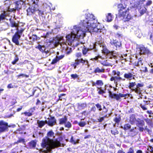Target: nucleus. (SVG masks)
Here are the masks:
<instances>
[{
	"label": "nucleus",
	"mask_w": 153,
	"mask_h": 153,
	"mask_svg": "<svg viewBox=\"0 0 153 153\" xmlns=\"http://www.w3.org/2000/svg\"><path fill=\"white\" fill-rule=\"evenodd\" d=\"M97 22L95 17L92 14L88 13L85 14V19L81 21L79 24L84 28L85 31L77 25L74 26L71 30V34L66 36V43L63 42L60 43L61 46L65 50L67 54H70L72 50L71 48H69L67 46V44L72 47L77 46L79 45L78 39L81 37H83L85 31L98 33L102 32V29L100 28L99 24Z\"/></svg>",
	"instance_id": "nucleus-1"
},
{
	"label": "nucleus",
	"mask_w": 153,
	"mask_h": 153,
	"mask_svg": "<svg viewBox=\"0 0 153 153\" xmlns=\"http://www.w3.org/2000/svg\"><path fill=\"white\" fill-rule=\"evenodd\" d=\"M54 138V133L52 130L48 132L47 136L44 137L42 140L41 146L44 149H42L41 151L44 153L50 152L52 149L59 146H62V144L57 139H53Z\"/></svg>",
	"instance_id": "nucleus-2"
},
{
	"label": "nucleus",
	"mask_w": 153,
	"mask_h": 153,
	"mask_svg": "<svg viewBox=\"0 0 153 153\" xmlns=\"http://www.w3.org/2000/svg\"><path fill=\"white\" fill-rule=\"evenodd\" d=\"M39 0H31L30 4H32L27 10L28 15H32L37 11H39V14H44L51 11V8L50 6L46 3L43 4V9L42 10H39L38 8L37 3Z\"/></svg>",
	"instance_id": "nucleus-3"
},
{
	"label": "nucleus",
	"mask_w": 153,
	"mask_h": 153,
	"mask_svg": "<svg viewBox=\"0 0 153 153\" xmlns=\"http://www.w3.org/2000/svg\"><path fill=\"white\" fill-rule=\"evenodd\" d=\"M99 47L101 48V49L103 53L105 54L108 53V51L105 44L103 43H100L99 42H96L93 44V48L91 49V50L94 52H96L97 51Z\"/></svg>",
	"instance_id": "nucleus-4"
},
{
	"label": "nucleus",
	"mask_w": 153,
	"mask_h": 153,
	"mask_svg": "<svg viewBox=\"0 0 153 153\" xmlns=\"http://www.w3.org/2000/svg\"><path fill=\"white\" fill-rule=\"evenodd\" d=\"M126 6L124 4H119L118 5V9L119 11L118 14L119 16H123L124 14H126L127 11L126 9Z\"/></svg>",
	"instance_id": "nucleus-5"
},
{
	"label": "nucleus",
	"mask_w": 153,
	"mask_h": 153,
	"mask_svg": "<svg viewBox=\"0 0 153 153\" xmlns=\"http://www.w3.org/2000/svg\"><path fill=\"white\" fill-rule=\"evenodd\" d=\"M110 43L115 48H114L116 50H119L121 47L122 44L121 42L118 41L116 40H111Z\"/></svg>",
	"instance_id": "nucleus-6"
},
{
	"label": "nucleus",
	"mask_w": 153,
	"mask_h": 153,
	"mask_svg": "<svg viewBox=\"0 0 153 153\" xmlns=\"http://www.w3.org/2000/svg\"><path fill=\"white\" fill-rule=\"evenodd\" d=\"M48 120H45L46 124L51 126L54 125L56 123V120L54 117H50L48 119Z\"/></svg>",
	"instance_id": "nucleus-7"
},
{
	"label": "nucleus",
	"mask_w": 153,
	"mask_h": 153,
	"mask_svg": "<svg viewBox=\"0 0 153 153\" xmlns=\"http://www.w3.org/2000/svg\"><path fill=\"white\" fill-rule=\"evenodd\" d=\"M24 30V29L23 26L20 27L19 26L16 29H12L11 32L12 33H14V30L15 31V33H17L21 36L22 32Z\"/></svg>",
	"instance_id": "nucleus-8"
},
{
	"label": "nucleus",
	"mask_w": 153,
	"mask_h": 153,
	"mask_svg": "<svg viewBox=\"0 0 153 153\" xmlns=\"http://www.w3.org/2000/svg\"><path fill=\"white\" fill-rule=\"evenodd\" d=\"M144 1V0H132L131 1H130L131 4H134V7H139L141 6L143 2Z\"/></svg>",
	"instance_id": "nucleus-9"
},
{
	"label": "nucleus",
	"mask_w": 153,
	"mask_h": 153,
	"mask_svg": "<svg viewBox=\"0 0 153 153\" xmlns=\"http://www.w3.org/2000/svg\"><path fill=\"white\" fill-rule=\"evenodd\" d=\"M102 58V57L101 56H99V57L98 56L95 57V58H94L93 59L95 60H98V61L101 63V64L103 65L104 66H111V64L108 62H107V60H98V58Z\"/></svg>",
	"instance_id": "nucleus-10"
},
{
	"label": "nucleus",
	"mask_w": 153,
	"mask_h": 153,
	"mask_svg": "<svg viewBox=\"0 0 153 153\" xmlns=\"http://www.w3.org/2000/svg\"><path fill=\"white\" fill-rule=\"evenodd\" d=\"M0 128L1 129L2 131L3 132L8 128V127H10L8 126V123L3 120L0 121Z\"/></svg>",
	"instance_id": "nucleus-11"
},
{
	"label": "nucleus",
	"mask_w": 153,
	"mask_h": 153,
	"mask_svg": "<svg viewBox=\"0 0 153 153\" xmlns=\"http://www.w3.org/2000/svg\"><path fill=\"white\" fill-rule=\"evenodd\" d=\"M20 36H19L17 33H15V34L13 36L12 41L15 43L16 45H20L19 40L21 37Z\"/></svg>",
	"instance_id": "nucleus-12"
},
{
	"label": "nucleus",
	"mask_w": 153,
	"mask_h": 153,
	"mask_svg": "<svg viewBox=\"0 0 153 153\" xmlns=\"http://www.w3.org/2000/svg\"><path fill=\"white\" fill-rule=\"evenodd\" d=\"M25 0H20L16 2L15 4V8L16 10H19L22 7V5L23 4Z\"/></svg>",
	"instance_id": "nucleus-13"
},
{
	"label": "nucleus",
	"mask_w": 153,
	"mask_h": 153,
	"mask_svg": "<svg viewBox=\"0 0 153 153\" xmlns=\"http://www.w3.org/2000/svg\"><path fill=\"white\" fill-rule=\"evenodd\" d=\"M140 51V54H146L148 53L149 51L147 48H145L143 45H141L139 48Z\"/></svg>",
	"instance_id": "nucleus-14"
},
{
	"label": "nucleus",
	"mask_w": 153,
	"mask_h": 153,
	"mask_svg": "<svg viewBox=\"0 0 153 153\" xmlns=\"http://www.w3.org/2000/svg\"><path fill=\"white\" fill-rule=\"evenodd\" d=\"M120 17H123V20L124 21H128L130 20L133 19V17L131 16V15L127 13L124 14L123 16H119Z\"/></svg>",
	"instance_id": "nucleus-15"
},
{
	"label": "nucleus",
	"mask_w": 153,
	"mask_h": 153,
	"mask_svg": "<svg viewBox=\"0 0 153 153\" xmlns=\"http://www.w3.org/2000/svg\"><path fill=\"white\" fill-rule=\"evenodd\" d=\"M138 131L136 128H133L131 129L128 133L129 135L131 137H134L137 135Z\"/></svg>",
	"instance_id": "nucleus-16"
},
{
	"label": "nucleus",
	"mask_w": 153,
	"mask_h": 153,
	"mask_svg": "<svg viewBox=\"0 0 153 153\" xmlns=\"http://www.w3.org/2000/svg\"><path fill=\"white\" fill-rule=\"evenodd\" d=\"M143 86V84L138 83L136 85V87L135 89H132V91H134L137 94H140L141 93L142 90L140 89V87Z\"/></svg>",
	"instance_id": "nucleus-17"
},
{
	"label": "nucleus",
	"mask_w": 153,
	"mask_h": 153,
	"mask_svg": "<svg viewBox=\"0 0 153 153\" xmlns=\"http://www.w3.org/2000/svg\"><path fill=\"white\" fill-rule=\"evenodd\" d=\"M64 57V55H63L59 56H56L55 58L53 60L51 63L52 64H53L56 63L60 60L63 59Z\"/></svg>",
	"instance_id": "nucleus-18"
},
{
	"label": "nucleus",
	"mask_w": 153,
	"mask_h": 153,
	"mask_svg": "<svg viewBox=\"0 0 153 153\" xmlns=\"http://www.w3.org/2000/svg\"><path fill=\"white\" fill-rule=\"evenodd\" d=\"M10 22V25L12 27H15L14 29L16 28L19 26L13 20H12L10 18L9 19Z\"/></svg>",
	"instance_id": "nucleus-19"
},
{
	"label": "nucleus",
	"mask_w": 153,
	"mask_h": 153,
	"mask_svg": "<svg viewBox=\"0 0 153 153\" xmlns=\"http://www.w3.org/2000/svg\"><path fill=\"white\" fill-rule=\"evenodd\" d=\"M136 121V119L135 117V115L132 114L130 116L129 122L131 124H134Z\"/></svg>",
	"instance_id": "nucleus-20"
},
{
	"label": "nucleus",
	"mask_w": 153,
	"mask_h": 153,
	"mask_svg": "<svg viewBox=\"0 0 153 153\" xmlns=\"http://www.w3.org/2000/svg\"><path fill=\"white\" fill-rule=\"evenodd\" d=\"M134 76L132 74L130 73H126L124 74V77L129 80H131L132 79H134V77L133 76Z\"/></svg>",
	"instance_id": "nucleus-21"
},
{
	"label": "nucleus",
	"mask_w": 153,
	"mask_h": 153,
	"mask_svg": "<svg viewBox=\"0 0 153 153\" xmlns=\"http://www.w3.org/2000/svg\"><path fill=\"white\" fill-rule=\"evenodd\" d=\"M68 118L67 117L65 116L64 117L61 118L59 120V124L60 125L65 124L67 121Z\"/></svg>",
	"instance_id": "nucleus-22"
},
{
	"label": "nucleus",
	"mask_w": 153,
	"mask_h": 153,
	"mask_svg": "<svg viewBox=\"0 0 153 153\" xmlns=\"http://www.w3.org/2000/svg\"><path fill=\"white\" fill-rule=\"evenodd\" d=\"M86 106V103H79L78 104L77 107L79 109L81 110L84 109Z\"/></svg>",
	"instance_id": "nucleus-23"
},
{
	"label": "nucleus",
	"mask_w": 153,
	"mask_h": 153,
	"mask_svg": "<svg viewBox=\"0 0 153 153\" xmlns=\"http://www.w3.org/2000/svg\"><path fill=\"white\" fill-rule=\"evenodd\" d=\"M37 123L38 124V127L40 128H42L46 124L45 120L44 121L43 120H38Z\"/></svg>",
	"instance_id": "nucleus-24"
},
{
	"label": "nucleus",
	"mask_w": 153,
	"mask_h": 153,
	"mask_svg": "<svg viewBox=\"0 0 153 153\" xmlns=\"http://www.w3.org/2000/svg\"><path fill=\"white\" fill-rule=\"evenodd\" d=\"M109 96L110 97L116 99L117 100H118V99L119 97L118 96V94H112V92L110 91H109Z\"/></svg>",
	"instance_id": "nucleus-25"
},
{
	"label": "nucleus",
	"mask_w": 153,
	"mask_h": 153,
	"mask_svg": "<svg viewBox=\"0 0 153 153\" xmlns=\"http://www.w3.org/2000/svg\"><path fill=\"white\" fill-rule=\"evenodd\" d=\"M143 60V58L142 57L139 58L138 59V61L137 62H135V65L137 66H139L140 65H142L143 64V63L142 62Z\"/></svg>",
	"instance_id": "nucleus-26"
},
{
	"label": "nucleus",
	"mask_w": 153,
	"mask_h": 153,
	"mask_svg": "<svg viewBox=\"0 0 153 153\" xmlns=\"http://www.w3.org/2000/svg\"><path fill=\"white\" fill-rule=\"evenodd\" d=\"M79 65V62L78 61L77 59L75 60L74 62H72L71 64V66L72 67H73L74 69H75L77 66Z\"/></svg>",
	"instance_id": "nucleus-27"
},
{
	"label": "nucleus",
	"mask_w": 153,
	"mask_h": 153,
	"mask_svg": "<svg viewBox=\"0 0 153 153\" xmlns=\"http://www.w3.org/2000/svg\"><path fill=\"white\" fill-rule=\"evenodd\" d=\"M121 128H123L125 131L131 128V126L129 124H125L123 126H121Z\"/></svg>",
	"instance_id": "nucleus-28"
},
{
	"label": "nucleus",
	"mask_w": 153,
	"mask_h": 153,
	"mask_svg": "<svg viewBox=\"0 0 153 153\" xmlns=\"http://www.w3.org/2000/svg\"><path fill=\"white\" fill-rule=\"evenodd\" d=\"M36 142L34 140H32L28 143V146L30 148H34L36 146Z\"/></svg>",
	"instance_id": "nucleus-29"
},
{
	"label": "nucleus",
	"mask_w": 153,
	"mask_h": 153,
	"mask_svg": "<svg viewBox=\"0 0 153 153\" xmlns=\"http://www.w3.org/2000/svg\"><path fill=\"white\" fill-rule=\"evenodd\" d=\"M107 21L108 22H111L112 20V19L113 18L112 15L111 13H108V14L107 16H106Z\"/></svg>",
	"instance_id": "nucleus-30"
},
{
	"label": "nucleus",
	"mask_w": 153,
	"mask_h": 153,
	"mask_svg": "<svg viewBox=\"0 0 153 153\" xmlns=\"http://www.w3.org/2000/svg\"><path fill=\"white\" fill-rule=\"evenodd\" d=\"M105 70L104 69H100L99 67H97L95 68L94 70V73H100L101 72H104Z\"/></svg>",
	"instance_id": "nucleus-31"
},
{
	"label": "nucleus",
	"mask_w": 153,
	"mask_h": 153,
	"mask_svg": "<svg viewBox=\"0 0 153 153\" xmlns=\"http://www.w3.org/2000/svg\"><path fill=\"white\" fill-rule=\"evenodd\" d=\"M78 62H79V64L80 63H82V64H84L85 65H88V62L86 60H84L82 59H77Z\"/></svg>",
	"instance_id": "nucleus-32"
},
{
	"label": "nucleus",
	"mask_w": 153,
	"mask_h": 153,
	"mask_svg": "<svg viewBox=\"0 0 153 153\" xmlns=\"http://www.w3.org/2000/svg\"><path fill=\"white\" fill-rule=\"evenodd\" d=\"M114 78L115 79V80H114V83L116 84H117L118 82L120 81L121 80H122L123 81H124L125 80L124 79H122V78L119 77V76H115Z\"/></svg>",
	"instance_id": "nucleus-33"
},
{
	"label": "nucleus",
	"mask_w": 153,
	"mask_h": 153,
	"mask_svg": "<svg viewBox=\"0 0 153 153\" xmlns=\"http://www.w3.org/2000/svg\"><path fill=\"white\" fill-rule=\"evenodd\" d=\"M25 139L22 138H19L17 141L14 143V144H18L19 143H22L25 144Z\"/></svg>",
	"instance_id": "nucleus-34"
},
{
	"label": "nucleus",
	"mask_w": 153,
	"mask_h": 153,
	"mask_svg": "<svg viewBox=\"0 0 153 153\" xmlns=\"http://www.w3.org/2000/svg\"><path fill=\"white\" fill-rule=\"evenodd\" d=\"M19 60V58L18 56L17 55H16L14 58V60L11 63L13 65H15Z\"/></svg>",
	"instance_id": "nucleus-35"
},
{
	"label": "nucleus",
	"mask_w": 153,
	"mask_h": 153,
	"mask_svg": "<svg viewBox=\"0 0 153 153\" xmlns=\"http://www.w3.org/2000/svg\"><path fill=\"white\" fill-rule=\"evenodd\" d=\"M140 30L138 29H137L136 30L134 31V33L138 37H140L141 36V34H140Z\"/></svg>",
	"instance_id": "nucleus-36"
},
{
	"label": "nucleus",
	"mask_w": 153,
	"mask_h": 153,
	"mask_svg": "<svg viewBox=\"0 0 153 153\" xmlns=\"http://www.w3.org/2000/svg\"><path fill=\"white\" fill-rule=\"evenodd\" d=\"M65 127L67 128H70L72 127V124L69 121H67L64 124Z\"/></svg>",
	"instance_id": "nucleus-37"
},
{
	"label": "nucleus",
	"mask_w": 153,
	"mask_h": 153,
	"mask_svg": "<svg viewBox=\"0 0 153 153\" xmlns=\"http://www.w3.org/2000/svg\"><path fill=\"white\" fill-rule=\"evenodd\" d=\"M146 10V9L144 7L140 8L139 10L140 13L142 15L145 13Z\"/></svg>",
	"instance_id": "nucleus-38"
},
{
	"label": "nucleus",
	"mask_w": 153,
	"mask_h": 153,
	"mask_svg": "<svg viewBox=\"0 0 153 153\" xmlns=\"http://www.w3.org/2000/svg\"><path fill=\"white\" fill-rule=\"evenodd\" d=\"M97 91L98 94H100L102 95L103 94H104L105 93V91L101 89V88H98Z\"/></svg>",
	"instance_id": "nucleus-39"
},
{
	"label": "nucleus",
	"mask_w": 153,
	"mask_h": 153,
	"mask_svg": "<svg viewBox=\"0 0 153 153\" xmlns=\"http://www.w3.org/2000/svg\"><path fill=\"white\" fill-rule=\"evenodd\" d=\"M138 127L139 126H143L145 125V122L143 120H140L138 122Z\"/></svg>",
	"instance_id": "nucleus-40"
},
{
	"label": "nucleus",
	"mask_w": 153,
	"mask_h": 153,
	"mask_svg": "<svg viewBox=\"0 0 153 153\" xmlns=\"http://www.w3.org/2000/svg\"><path fill=\"white\" fill-rule=\"evenodd\" d=\"M90 51V50L88 49L85 48H84L82 50V52L85 55L87 53H89V51Z\"/></svg>",
	"instance_id": "nucleus-41"
},
{
	"label": "nucleus",
	"mask_w": 153,
	"mask_h": 153,
	"mask_svg": "<svg viewBox=\"0 0 153 153\" xmlns=\"http://www.w3.org/2000/svg\"><path fill=\"white\" fill-rule=\"evenodd\" d=\"M97 85H98L102 86L103 85V83L102 81L101 80H97L96 81Z\"/></svg>",
	"instance_id": "nucleus-42"
},
{
	"label": "nucleus",
	"mask_w": 153,
	"mask_h": 153,
	"mask_svg": "<svg viewBox=\"0 0 153 153\" xmlns=\"http://www.w3.org/2000/svg\"><path fill=\"white\" fill-rule=\"evenodd\" d=\"M28 61L25 60L23 62H20L17 64V65L21 67H23L24 64H25Z\"/></svg>",
	"instance_id": "nucleus-43"
},
{
	"label": "nucleus",
	"mask_w": 153,
	"mask_h": 153,
	"mask_svg": "<svg viewBox=\"0 0 153 153\" xmlns=\"http://www.w3.org/2000/svg\"><path fill=\"white\" fill-rule=\"evenodd\" d=\"M127 95V94H122L121 93H119L118 94V96L119 97V99H118V100H120V97H126Z\"/></svg>",
	"instance_id": "nucleus-44"
},
{
	"label": "nucleus",
	"mask_w": 153,
	"mask_h": 153,
	"mask_svg": "<svg viewBox=\"0 0 153 153\" xmlns=\"http://www.w3.org/2000/svg\"><path fill=\"white\" fill-rule=\"evenodd\" d=\"M95 106L97 107V108L98 109V110L99 111H101L102 110V109L101 108L102 106L100 104L97 103L95 104Z\"/></svg>",
	"instance_id": "nucleus-45"
},
{
	"label": "nucleus",
	"mask_w": 153,
	"mask_h": 153,
	"mask_svg": "<svg viewBox=\"0 0 153 153\" xmlns=\"http://www.w3.org/2000/svg\"><path fill=\"white\" fill-rule=\"evenodd\" d=\"M22 114H24L25 115V116L28 117L32 115V114H31L29 111L28 112H25L23 113H22Z\"/></svg>",
	"instance_id": "nucleus-46"
},
{
	"label": "nucleus",
	"mask_w": 153,
	"mask_h": 153,
	"mask_svg": "<svg viewBox=\"0 0 153 153\" xmlns=\"http://www.w3.org/2000/svg\"><path fill=\"white\" fill-rule=\"evenodd\" d=\"M81 127L84 126L86 125V123L84 122H80L78 124Z\"/></svg>",
	"instance_id": "nucleus-47"
},
{
	"label": "nucleus",
	"mask_w": 153,
	"mask_h": 153,
	"mask_svg": "<svg viewBox=\"0 0 153 153\" xmlns=\"http://www.w3.org/2000/svg\"><path fill=\"white\" fill-rule=\"evenodd\" d=\"M148 23L150 26H151L152 28H153V18L149 20Z\"/></svg>",
	"instance_id": "nucleus-48"
},
{
	"label": "nucleus",
	"mask_w": 153,
	"mask_h": 153,
	"mask_svg": "<svg viewBox=\"0 0 153 153\" xmlns=\"http://www.w3.org/2000/svg\"><path fill=\"white\" fill-rule=\"evenodd\" d=\"M129 88L130 89H131L135 85H136V84L135 83V82L129 83Z\"/></svg>",
	"instance_id": "nucleus-49"
},
{
	"label": "nucleus",
	"mask_w": 153,
	"mask_h": 153,
	"mask_svg": "<svg viewBox=\"0 0 153 153\" xmlns=\"http://www.w3.org/2000/svg\"><path fill=\"white\" fill-rule=\"evenodd\" d=\"M71 76L72 78L74 79L78 78L79 77V76L76 74H72L71 75Z\"/></svg>",
	"instance_id": "nucleus-50"
},
{
	"label": "nucleus",
	"mask_w": 153,
	"mask_h": 153,
	"mask_svg": "<svg viewBox=\"0 0 153 153\" xmlns=\"http://www.w3.org/2000/svg\"><path fill=\"white\" fill-rule=\"evenodd\" d=\"M36 48H38L41 51L43 52L44 51V49H43V47L41 45H38Z\"/></svg>",
	"instance_id": "nucleus-51"
},
{
	"label": "nucleus",
	"mask_w": 153,
	"mask_h": 153,
	"mask_svg": "<svg viewBox=\"0 0 153 153\" xmlns=\"http://www.w3.org/2000/svg\"><path fill=\"white\" fill-rule=\"evenodd\" d=\"M111 132L112 134H113L114 135H116V134H118L119 133L118 131L116 130H111Z\"/></svg>",
	"instance_id": "nucleus-52"
},
{
	"label": "nucleus",
	"mask_w": 153,
	"mask_h": 153,
	"mask_svg": "<svg viewBox=\"0 0 153 153\" xmlns=\"http://www.w3.org/2000/svg\"><path fill=\"white\" fill-rule=\"evenodd\" d=\"M115 36L116 38L119 39H120V38H122V34L119 33H116Z\"/></svg>",
	"instance_id": "nucleus-53"
},
{
	"label": "nucleus",
	"mask_w": 153,
	"mask_h": 153,
	"mask_svg": "<svg viewBox=\"0 0 153 153\" xmlns=\"http://www.w3.org/2000/svg\"><path fill=\"white\" fill-rule=\"evenodd\" d=\"M148 150L151 153H153V147L152 146H149L148 148Z\"/></svg>",
	"instance_id": "nucleus-54"
},
{
	"label": "nucleus",
	"mask_w": 153,
	"mask_h": 153,
	"mask_svg": "<svg viewBox=\"0 0 153 153\" xmlns=\"http://www.w3.org/2000/svg\"><path fill=\"white\" fill-rule=\"evenodd\" d=\"M106 117V116H105L104 117L100 118L99 119H97V120H98V122H102V121H103L104 120V119Z\"/></svg>",
	"instance_id": "nucleus-55"
},
{
	"label": "nucleus",
	"mask_w": 153,
	"mask_h": 153,
	"mask_svg": "<svg viewBox=\"0 0 153 153\" xmlns=\"http://www.w3.org/2000/svg\"><path fill=\"white\" fill-rule=\"evenodd\" d=\"M134 151L133 148L132 147L130 148L127 153H134Z\"/></svg>",
	"instance_id": "nucleus-56"
},
{
	"label": "nucleus",
	"mask_w": 153,
	"mask_h": 153,
	"mask_svg": "<svg viewBox=\"0 0 153 153\" xmlns=\"http://www.w3.org/2000/svg\"><path fill=\"white\" fill-rule=\"evenodd\" d=\"M70 142L72 144L75 145V141L73 139V137L72 136L70 140Z\"/></svg>",
	"instance_id": "nucleus-57"
},
{
	"label": "nucleus",
	"mask_w": 153,
	"mask_h": 153,
	"mask_svg": "<svg viewBox=\"0 0 153 153\" xmlns=\"http://www.w3.org/2000/svg\"><path fill=\"white\" fill-rule=\"evenodd\" d=\"M14 85L12 83H10L8 84L7 86V88H14Z\"/></svg>",
	"instance_id": "nucleus-58"
},
{
	"label": "nucleus",
	"mask_w": 153,
	"mask_h": 153,
	"mask_svg": "<svg viewBox=\"0 0 153 153\" xmlns=\"http://www.w3.org/2000/svg\"><path fill=\"white\" fill-rule=\"evenodd\" d=\"M22 76V77L25 76L26 77L28 78L29 77V75H27L25 74H20L18 76V77H19L20 76Z\"/></svg>",
	"instance_id": "nucleus-59"
},
{
	"label": "nucleus",
	"mask_w": 153,
	"mask_h": 153,
	"mask_svg": "<svg viewBox=\"0 0 153 153\" xmlns=\"http://www.w3.org/2000/svg\"><path fill=\"white\" fill-rule=\"evenodd\" d=\"M143 126H139L138 127L139 130L141 131L142 132L144 130V128L143 127Z\"/></svg>",
	"instance_id": "nucleus-60"
},
{
	"label": "nucleus",
	"mask_w": 153,
	"mask_h": 153,
	"mask_svg": "<svg viewBox=\"0 0 153 153\" xmlns=\"http://www.w3.org/2000/svg\"><path fill=\"white\" fill-rule=\"evenodd\" d=\"M96 110V108L95 106H93L91 109V111L95 112Z\"/></svg>",
	"instance_id": "nucleus-61"
},
{
	"label": "nucleus",
	"mask_w": 153,
	"mask_h": 153,
	"mask_svg": "<svg viewBox=\"0 0 153 153\" xmlns=\"http://www.w3.org/2000/svg\"><path fill=\"white\" fill-rule=\"evenodd\" d=\"M152 3V1H148L147 2L146 4L147 6L150 5Z\"/></svg>",
	"instance_id": "nucleus-62"
},
{
	"label": "nucleus",
	"mask_w": 153,
	"mask_h": 153,
	"mask_svg": "<svg viewBox=\"0 0 153 153\" xmlns=\"http://www.w3.org/2000/svg\"><path fill=\"white\" fill-rule=\"evenodd\" d=\"M33 40L35 41L37 39V36L36 35H33L32 36Z\"/></svg>",
	"instance_id": "nucleus-63"
},
{
	"label": "nucleus",
	"mask_w": 153,
	"mask_h": 153,
	"mask_svg": "<svg viewBox=\"0 0 153 153\" xmlns=\"http://www.w3.org/2000/svg\"><path fill=\"white\" fill-rule=\"evenodd\" d=\"M114 121L116 123H119V122L120 121V120L118 118H116L114 119Z\"/></svg>",
	"instance_id": "nucleus-64"
}]
</instances>
